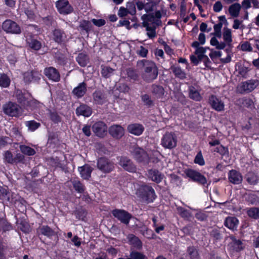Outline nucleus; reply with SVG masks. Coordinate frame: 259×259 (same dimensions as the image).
<instances>
[{
	"label": "nucleus",
	"mask_w": 259,
	"mask_h": 259,
	"mask_svg": "<svg viewBox=\"0 0 259 259\" xmlns=\"http://www.w3.org/2000/svg\"><path fill=\"white\" fill-rule=\"evenodd\" d=\"M87 92V84L84 82H81L72 91V94L77 98H81Z\"/></svg>",
	"instance_id": "5701e85b"
},
{
	"label": "nucleus",
	"mask_w": 259,
	"mask_h": 259,
	"mask_svg": "<svg viewBox=\"0 0 259 259\" xmlns=\"http://www.w3.org/2000/svg\"><path fill=\"white\" fill-rule=\"evenodd\" d=\"M210 235L217 240H220L222 238V235L220 231L217 229H213L210 232Z\"/></svg>",
	"instance_id": "13d9d810"
},
{
	"label": "nucleus",
	"mask_w": 259,
	"mask_h": 259,
	"mask_svg": "<svg viewBox=\"0 0 259 259\" xmlns=\"http://www.w3.org/2000/svg\"><path fill=\"white\" fill-rule=\"evenodd\" d=\"M56 6L59 12L62 14H68L73 11L67 0H58L56 3Z\"/></svg>",
	"instance_id": "9b49d317"
},
{
	"label": "nucleus",
	"mask_w": 259,
	"mask_h": 259,
	"mask_svg": "<svg viewBox=\"0 0 259 259\" xmlns=\"http://www.w3.org/2000/svg\"><path fill=\"white\" fill-rule=\"evenodd\" d=\"M26 125L31 131H34L40 126V123L34 121H29L26 122Z\"/></svg>",
	"instance_id": "8fccbe9b"
},
{
	"label": "nucleus",
	"mask_w": 259,
	"mask_h": 259,
	"mask_svg": "<svg viewBox=\"0 0 259 259\" xmlns=\"http://www.w3.org/2000/svg\"><path fill=\"white\" fill-rule=\"evenodd\" d=\"M185 174L192 181L199 184L204 185L207 183L206 178L198 171L192 169H189L185 171Z\"/></svg>",
	"instance_id": "423d86ee"
},
{
	"label": "nucleus",
	"mask_w": 259,
	"mask_h": 259,
	"mask_svg": "<svg viewBox=\"0 0 259 259\" xmlns=\"http://www.w3.org/2000/svg\"><path fill=\"white\" fill-rule=\"evenodd\" d=\"M49 116L51 120L55 123H57L60 120L59 116L56 112H50Z\"/></svg>",
	"instance_id": "bf43d9fd"
},
{
	"label": "nucleus",
	"mask_w": 259,
	"mask_h": 259,
	"mask_svg": "<svg viewBox=\"0 0 259 259\" xmlns=\"http://www.w3.org/2000/svg\"><path fill=\"white\" fill-rule=\"evenodd\" d=\"M223 38L224 40L228 44H230L232 42L231 31L230 29L226 28L224 29Z\"/></svg>",
	"instance_id": "de8ad7c7"
},
{
	"label": "nucleus",
	"mask_w": 259,
	"mask_h": 259,
	"mask_svg": "<svg viewBox=\"0 0 259 259\" xmlns=\"http://www.w3.org/2000/svg\"><path fill=\"white\" fill-rule=\"evenodd\" d=\"M78 170L82 178L84 179H88L91 177L92 168L88 165H84L83 166L79 167Z\"/></svg>",
	"instance_id": "bb28decb"
},
{
	"label": "nucleus",
	"mask_w": 259,
	"mask_h": 259,
	"mask_svg": "<svg viewBox=\"0 0 259 259\" xmlns=\"http://www.w3.org/2000/svg\"><path fill=\"white\" fill-rule=\"evenodd\" d=\"M127 130L130 133L133 135L140 136L143 133L144 127L141 124L135 123L129 124Z\"/></svg>",
	"instance_id": "a211bd4d"
},
{
	"label": "nucleus",
	"mask_w": 259,
	"mask_h": 259,
	"mask_svg": "<svg viewBox=\"0 0 259 259\" xmlns=\"http://www.w3.org/2000/svg\"><path fill=\"white\" fill-rule=\"evenodd\" d=\"M93 131L95 134L100 137H103L107 133V127L106 124L102 121L97 122L93 125Z\"/></svg>",
	"instance_id": "4468645a"
},
{
	"label": "nucleus",
	"mask_w": 259,
	"mask_h": 259,
	"mask_svg": "<svg viewBox=\"0 0 259 259\" xmlns=\"http://www.w3.org/2000/svg\"><path fill=\"white\" fill-rule=\"evenodd\" d=\"M0 228L4 231L12 229L11 225L5 220H0Z\"/></svg>",
	"instance_id": "6e6d98bb"
},
{
	"label": "nucleus",
	"mask_w": 259,
	"mask_h": 259,
	"mask_svg": "<svg viewBox=\"0 0 259 259\" xmlns=\"http://www.w3.org/2000/svg\"><path fill=\"white\" fill-rule=\"evenodd\" d=\"M161 13L160 11H156L155 14H144L142 16L143 26L146 28L147 35L150 38L155 36V28L160 23Z\"/></svg>",
	"instance_id": "f257e3e1"
},
{
	"label": "nucleus",
	"mask_w": 259,
	"mask_h": 259,
	"mask_svg": "<svg viewBox=\"0 0 259 259\" xmlns=\"http://www.w3.org/2000/svg\"><path fill=\"white\" fill-rule=\"evenodd\" d=\"M247 214L249 217L257 220L259 219V208L251 207L247 211Z\"/></svg>",
	"instance_id": "e433bc0d"
},
{
	"label": "nucleus",
	"mask_w": 259,
	"mask_h": 259,
	"mask_svg": "<svg viewBox=\"0 0 259 259\" xmlns=\"http://www.w3.org/2000/svg\"><path fill=\"white\" fill-rule=\"evenodd\" d=\"M10 84V79L9 77L5 74H0V87L3 88H7Z\"/></svg>",
	"instance_id": "ea45409f"
},
{
	"label": "nucleus",
	"mask_w": 259,
	"mask_h": 259,
	"mask_svg": "<svg viewBox=\"0 0 259 259\" xmlns=\"http://www.w3.org/2000/svg\"><path fill=\"white\" fill-rule=\"evenodd\" d=\"M98 168L104 172H109L114 168V164L108 159L102 157L98 159Z\"/></svg>",
	"instance_id": "9d476101"
},
{
	"label": "nucleus",
	"mask_w": 259,
	"mask_h": 259,
	"mask_svg": "<svg viewBox=\"0 0 259 259\" xmlns=\"http://www.w3.org/2000/svg\"><path fill=\"white\" fill-rule=\"evenodd\" d=\"M171 69L175 76L181 79L186 78V73L179 66H172Z\"/></svg>",
	"instance_id": "2f4dec72"
},
{
	"label": "nucleus",
	"mask_w": 259,
	"mask_h": 259,
	"mask_svg": "<svg viewBox=\"0 0 259 259\" xmlns=\"http://www.w3.org/2000/svg\"><path fill=\"white\" fill-rule=\"evenodd\" d=\"M53 35L56 41L59 42L62 41L63 33L61 30L59 29L55 30L53 32Z\"/></svg>",
	"instance_id": "5fc2aeb1"
},
{
	"label": "nucleus",
	"mask_w": 259,
	"mask_h": 259,
	"mask_svg": "<svg viewBox=\"0 0 259 259\" xmlns=\"http://www.w3.org/2000/svg\"><path fill=\"white\" fill-rule=\"evenodd\" d=\"M223 26L222 22H220L217 24H215L213 26L214 29V35L217 37H220L221 36V29Z\"/></svg>",
	"instance_id": "603ef678"
},
{
	"label": "nucleus",
	"mask_w": 259,
	"mask_h": 259,
	"mask_svg": "<svg viewBox=\"0 0 259 259\" xmlns=\"http://www.w3.org/2000/svg\"><path fill=\"white\" fill-rule=\"evenodd\" d=\"M92 22L93 23V24L95 25H96L98 27H100V26H103L106 23L105 20L102 19H93L92 20Z\"/></svg>",
	"instance_id": "680f3d73"
},
{
	"label": "nucleus",
	"mask_w": 259,
	"mask_h": 259,
	"mask_svg": "<svg viewBox=\"0 0 259 259\" xmlns=\"http://www.w3.org/2000/svg\"><path fill=\"white\" fill-rule=\"evenodd\" d=\"M5 114L11 116H18L21 113V108L17 104L9 102L3 106Z\"/></svg>",
	"instance_id": "39448f33"
},
{
	"label": "nucleus",
	"mask_w": 259,
	"mask_h": 259,
	"mask_svg": "<svg viewBox=\"0 0 259 259\" xmlns=\"http://www.w3.org/2000/svg\"><path fill=\"white\" fill-rule=\"evenodd\" d=\"M118 164L125 170L130 172H136L137 168L132 161L125 156H121L117 158Z\"/></svg>",
	"instance_id": "6e6552de"
},
{
	"label": "nucleus",
	"mask_w": 259,
	"mask_h": 259,
	"mask_svg": "<svg viewBox=\"0 0 259 259\" xmlns=\"http://www.w3.org/2000/svg\"><path fill=\"white\" fill-rule=\"evenodd\" d=\"M40 231L45 236H51L54 235V231L48 226H43L40 227Z\"/></svg>",
	"instance_id": "a18cd8bd"
},
{
	"label": "nucleus",
	"mask_w": 259,
	"mask_h": 259,
	"mask_svg": "<svg viewBox=\"0 0 259 259\" xmlns=\"http://www.w3.org/2000/svg\"><path fill=\"white\" fill-rule=\"evenodd\" d=\"M245 200L252 205L259 204V197L254 194H248L245 196Z\"/></svg>",
	"instance_id": "f704fd0d"
},
{
	"label": "nucleus",
	"mask_w": 259,
	"mask_h": 259,
	"mask_svg": "<svg viewBox=\"0 0 259 259\" xmlns=\"http://www.w3.org/2000/svg\"><path fill=\"white\" fill-rule=\"evenodd\" d=\"M130 152L134 158L138 162L144 164H147L150 161L157 162L159 161L158 157L160 154L157 151L153 152V157H149L147 153L141 148L134 145L130 149Z\"/></svg>",
	"instance_id": "f03ea898"
},
{
	"label": "nucleus",
	"mask_w": 259,
	"mask_h": 259,
	"mask_svg": "<svg viewBox=\"0 0 259 259\" xmlns=\"http://www.w3.org/2000/svg\"><path fill=\"white\" fill-rule=\"evenodd\" d=\"M245 179L249 185H255L259 182V177L254 172L249 171L245 176Z\"/></svg>",
	"instance_id": "a878e982"
},
{
	"label": "nucleus",
	"mask_w": 259,
	"mask_h": 259,
	"mask_svg": "<svg viewBox=\"0 0 259 259\" xmlns=\"http://www.w3.org/2000/svg\"><path fill=\"white\" fill-rule=\"evenodd\" d=\"M178 210L182 217L185 218H188L189 217L190 214L188 210L182 207L178 208Z\"/></svg>",
	"instance_id": "774afa93"
},
{
	"label": "nucleus",
	"mask_w": 259,
	"mask_h": 259,
	"mask_svg": "<svg viewBox=\"0 0 259 259\" xmlns=\"http://www.w3.org/2000/svg\"><path fill=\"white\" fill-rule=\"evenodd\" d=\"M170 183L174 186H180L182 183V180L177 175L175 174H170L169 176Z\"/></svg>",
	"instance_id": "a19ab883"
},
{
	"label": "nucleus",
	"mask_w": 259,
	"mask_h": 259,
	"mask_svg": "<svg viewBox=\"0 0 259 259\" xmlns=\"http://www.w3.org/2000/svg\"><path fill=\"white\" fill-rule=\"evenodd\" d=\"M101 74L105 78L110 77L114 73V70L108 66H101Z\"/></svg>",
	"instance_id": "72a5a7b5"
},
{
	"label": "nucleus",
	"mask_w": 259,
	"mask_h": 259,
	"mask_svg": "<svg viewBox=\"0 0 259 259\" xmlns=\"http://www.w3.org/2000/svg\"><path fill=\"white\" fill-rule=\"evenodd\" d=\"M72 183L74 188L77 192L79 193H82L84 191V186L79 181L77 180H73Z\"/></svg>",
	"instance_id": "49530a36"
},
{
	"label": "nucleus",
	"mask_w": 259,
	"mask_h": 259,
	"mask_svg": "<svg viewBox=\"0 0 259 259\" xmlns=\"http://www.w3.org/2000/svg\"><path fill=\"white\" fill-rule=\"evenodd\" d=\"M20 148L23 153L29 156L33 155L35 153L33 149L25 145L20 146Z\"/></svg>",
	"instance_id": "79ce46f5"
},
{
	"label": "nucleus",
	"mask_w": 259,
	"mask_h": 259,
	"mask_svg": "<svg viewBox=\"0 0 259 259\" xmlns=\"http://www.w3.org/2000/svg\"><path fill=\"white\" fill-rule=\"evenodd\" d=\"M41 74L38 71H28L24 74V79L26 82L37 81L40 79Z\"/></svg>",
	"instance_id": "412c9836"
},
{
	"label": "nucleus",
	"mask_w": 259,
	"mask_h": 259,
	"mask_svg": "<svg viewBox=\"0 0 259 259\" xmlns=\"http://www.w3.org/2000/svg\"><path fill=\"white\" fill-rule=\"evenodd\" d=\"M139 64L143 66L144 72L142 76L144 79L150 81L157 77L158 70L156 66L153 62L143 60L139 62Z\"/></svg>",
	"instance_id": "7ed1b4c3"
},
{
	"label": "nucleus",
	"mask_w": 259,
	"mask_h": 259,
	"mask_svg": "<svg viewBox=\"0 0 259 259\" xmlns=\"http://www.w3.org/2000/svg\"><path fill=\"white\" fill-rule=\"evenodd\" d=\"M117 89L121 92L127 93L129 91V87L124 83L120 84L117 87Z\"/></svg>",
	"instance_id": "0e129e2a"
},
{
	"label": "nucleus",
	"mask_w": 259,
	"mask_h": 259,
	"mask_svg": "<svg viewBox=\"0 0 259 259\" xmlns=\"http://www.w3.org/2000/svg\"><path fill=\"white\" fill-rule=\"evenodd\" d=\"M215 151L220 153L222 155H225L228 153L227 148H225L222 145H221L219 147H217Z\"/></svg>",
	"instance_id": "e2e57ef3"
},
{
	"label": "nucleus",
	"mask_w": 259,
	"mask_h": 259,
	"mask_svg": "<svg viewBox=\"0 0 259 259\" xmlns=\"http://www.w3.org/2000/svg\"><path fill=\"white\" fill-rule=\"evenodd\" d=\"M126 9L128 14L134 15L136 13V7L133 3L129 2L126 4Z\"/></svg>",
	"instance_id": "4d7b16f0"
},
{
	"label": "nucleus",
	"mask_w": 259,
	"mask_h": 259,
	"mask_svg": "<svg viewBox=\"0 0 259 259\" xmlns=\"http://www.w3.org/2000/svg\"><path fill=\"white\" fill-rule=\"evenodd\" d=\"M95 102L98 104H102L105 101V98L101 91H96L93 94Z\"/></svg>",
	"instance_id": "58836bf2"
},
{
	"label": "nucleus",
	"mask_w": 259,
	"mask_h": 259,
	"mask_svg": "<svg viewBox=\"0 0 259 259\" xmlns=\"http://www.w3.org/2000/svg\"><path fill=\"white\" fill-rule=\"evenodd\" d=\"M187 251L190 259H199L198 250L195 246L188 247Z\"/></svg>",
	"instance_id": "473e14b6"
},
{
	"label": "nucleus",
	"mask_w": 259,
	"mask_h": 259,
	"mask_svg": "<svg viewBox=\"0 0 259 259\" xmlns=\"http://www.w3.org/2000/svg\"><path fill=\"white\" fill-rule=\"evenodd\" d=\"M196 218L200 221H204L207 219V215L204 212H198L195 214Z\"/></svg>",
	"instance_id": "052dcab7"
},
{
	"label": "nucleus",
	"mask_w": 259,
	"mask_h": 259,
	"mask_svg": "<svg viewBox=\"0 0 259 259\" xmlns=\"http://www.w3.org/2000/svg\"><path fill=\"white\" fill-rule=\"evenodd\" d=\"M228 180L230 183L234 185H238L242 181V176L239 171L232 169L228 173Z\"/></svg>",
	"instance_id": "dca6fc26"
},
{
	"label": "nucleus",
	"mask_w": 259,
	"mask_h": 259,
	"mask_svg": "<svg viewBox=\"0 0 259 259\" xmlns=\"http://www.w3.org/2000/svg\"><path fill=\"white\" fill-rule=\"evenodd\" d=\"M127 238L130 243L134 247L140 248L142 247V242L139 239L133 234L128 236Z\"/></svg>",
	"instance_id": "7c9ffc66"
},
{
	"label": "nucleus",
	"mask_w": 259,
	"mask_h": 259,
	"mask_svg": "<svg viewBox=\"0 0 259 259\" xmlns=\"http://www.w3.org/2000/svg\"><path fill=\"white\" fill-rule=\"evenodd\" d=\"M189 96L190 99L196 101H200L202 99L199 91L193 86L189 88Z\"/></svg>",
	"instance_id": "cd10ccee"
},
{
	"label": "nucleus",
	"mask_w": 259,
	"mask_h": 259,
	"mask_svg": "<svg viewBox=\"0 0 259 259\" xmlns=\"http://www.w3.org/2000/svg\"><path fill=\"white\" fill-rule=\"evenodd\" d=\"M251 0H243L242 2L241 6L244 10H246L251 7Z\"/></svg>",
	"instance_id": "338daca9"
},
{
	"label": "nucleus",
	"mask_w": 259,
	"mask_h": 259,
	"mask_svg": "<svg viewBox=\"0 0 259 259\" xmlns=\"http://www.w3.org/2000/svg\"><path fill=\"white\" fill-rule=\"evenodd\" d=\"M258 85V81L257 80H249L242 83L240 88L241 91L249 93L255 89Z\"/></svg>",
	"instance_id": "f3484780"
},
{
	"label": "nucleus",
	"mask_w": 259,
	"mask_h": 259,
	"mask_svg": "<svg viewBox=\"0 0 259 259\" xmlns=\"http://www.w3.org/2000/svg\"><path fill=\"white\" fill-rule=\"evenodd\" d=\"M110 135L115 139H120L124 134V130L121 125L114 124L109 128Z\"/></svg>",
	"instance_id": "2eb2a0df"
},
{
	"label": "nucleus",
	"mask_w": 259,
	"mask_h": 259,
	"mask_svg": "<svg viewBox=\"0 0 259 259\" xmlns=\"http://www.w3.org/2000/svg\"><path fill=\"white\" fill-rule=\"evenodd\" d=\"M241 9V6L240 4L234 3L229 7L228 11L232 17H237L239 16Z\"/></svg>",
	"instance_id": "c85d7f7f"
},
{
	"label": "nucleus",
	"mask_w": 259,
	"mask_h": 259,
	"mask_svg": "<svg viewBox=\"0 0 259 259\" xmlns=\"http://www.w3.org/2000/svg\"><path fill=\"white\" fill-rule=\"evenodd\" d=\"M148 175L149 178L156 183H159L161 181V174L156 169L150 170Z\"/></svg>",
	"instance_id": "c756f323"
},
{
	"label": "nucleus",
	"mask_w": 259,
	"mask_h": 259,
	"mask_svg": "<svg viewBox=\"0 0 259 259\" xmlns=\"http://www.w3.org/2000/svg\"><path fill=\"white\" fill-rule=\"evenodd\" d=\"M239 221L235 217H228L224 222V225L228 229L232 230H237Z\"/></svg>",
	"instance_id": "4be33fe9"
},
{
	"label": "nucleus",
	"mask_w": 259,
	"mask_h": 259,
	"mask_svg": "<svg viewBox=\"0 0 259 259\" xmlns=\"http://www.w3.org/2000/svg\"><path fill=\"white\" fill-rule=\"evenodd\" d=\"M26 41H27L29 47L35 50H38L39 49H40L41 45V43L39 41L36 39H30V38H28L27 36H26Z\"/></svg>",
	"instance_id": "4c0bfd02"
},
{
	"label": "nucleus",
	"mask_w": 259,
	"mask_h": 259,
	"mask_svg": "<svg viewBox=\"0 0 259 259\" xmlns=\"http://www.w3.org/2000/svg\"><path fill=\"white\" fill-rule=\"evenodd\" d=\"M4 160L8 163H13L17 161V158L18 161H20L23 159V156L20 154L17 155L16 157H13V154L9 151H7L4 154Z\"/></svg>",
	"instance_id": "b1692460"
},
{
	"label": "nucleus",
	"mask_w": 259,
	"mask_h": 259,
	"mask_svg": "<svg viewBox=\"0 0 259 259\" xmlns=\"http://www.w3.org/2000/svg\"><path fill=\"white\" fill-rule=\"evenodd\" d=\"M223 8V5L220 1L215 2L213 6V10L215 12H220Z\"/></svg>",
	"instance_id": "69168bd1"
},
{
	"label": "nucleus",
	"mask_w": 259,
	"mask_h": 259,
	"mask_svg": "<svg viewBox=\"0 0 259 259\" xmlns=\"http://www.w3.org/2000/svg\"><path fill=\"white\" fill-rule=\"evenodd\" d=\"M11 135L14 137L18 141L22 139L21 132L18 127L13 126L11 131Z\"/></svg>",
	"instance_id": "c03bdc74"
},
{
	"label": "nucleus",
	"mask_w": 259,
	"mask_h": 259,
	"mask_svg": "<svg viewBox=\"0 0 259 259\" xmlns=\"http://www.w3.org/2000/svg\"><path fill=\"white\" fill-rule=\"evenodd\" d=\"M76 113L77 115H82L85 117H89L91 115L92 110L90 107L85 105H81L77 108Z\"/></svg>",
	"instance_id": "393cba45"
},
{
	"label": "nucleus",
	"mask_w": 259,
	"mask_h": 259,
	"mask_svg": "<svg viewBox=\"0 0 259 259\" xmlns=\"http://www.w3.org/2000/svg\"><path fill=\"white\" fill-rule=\"evenodd\" d=\"M230 238L231 242L228 244V246L231 250L238 252L243 249V243L240 240L237 239L233 235L230 236Z\"/></svg>",
	"instance_id": "aec40b11"
},
{
	"label": "nucleus",
	"mask_w": 259,
	"mask_h": 259,
	"mask_svg": "<svg viewBox=\"0 0 259 259\" xmlns=\"http://www.w3.org/2000/svg\"><path fill=\"white\" fill-rule=\"evenodd\" d=\"M194 162L201 166L204 165L205 161L202 156L201 151H200L197 154L194 159Z\"/></svg>",
	"instance_id": "09e8293b"
},
{
	"label": "nucleus",
	"mask_w": 259,
	"mask_h": 259,
	"mask_svg": "<svg viewBox=\"0 0 259 259\" xmlns=\"http://www.w3.org/2000/svg\"><path fill=\"white\" fill-rule=\"evenodd\" d=\"M2 28L8 33L19 34L21 32V29L19 25L11 20H7L3 22Z\"/></svg>",
	"instance_id": "1a4fd4ad"
},
{
	"label": "nucleus",
	"mask_w": 259,
	"mask_h": 259,
	"mask_svg": "<svg viewBox=\"0 0 259 259\" xmlns=\"http://www.w3.org/2000/svg\"><path fill=\"white\" fill-rule=\"evenodd\" d=\"M137 195L143 201L151 202L155 199V192L153 189L149 186H143L138 191Z\"/></svg>",
	"instance_id": "20e7f679"
},
{
	"label": "nucleus",
	"mask_w": 259,
	"mask_h": 259,
	"mask_svg": "<svg viewBox=\"0 0 259 259\" xmlns=\"http://www.w3.org/2000/svg\"><path fill=\"white\" fill-rule=\"evenodd\" d=\"M112 214L122 223L128 224L131 218V215L123 210L115 209L112 211Z\"/></svg>",
	"instance_id": "f8f14e48"
},
{
	"label": "nucleus",
	"mask_w": 259,
	"mask_h": 259,
	"mask_svg": "<svg viewBox=\"0 0 259 259\" xmlns=\"http://www.w3.org/2000/svg\"><path fill=\"white\" fill-rule=\"evenodd\" d=\"M145 6L144 10L147 13L153 11L156 9V4L153 2L146 3H145Z\"/></svg>",
	"instance_id": "3c124183"
},
{
	"label": "nucleus",
	"mask_w": 259,
	"mask_h": 259,
	"mask_svg": "<svg viewBox=\"0 0 259 259\" xmlns=\"http://www.w3.org/2000/svg\"><path fill=\"white\" fill-rule=\"evenodd\" d=\"M44 73L46 76L53 81H58L60 80V74L55 68L50 67L46 68Z\"/></svg>",
	"instance_id": "6ab92c4d"
},
{
	"label": "nucleus",
	"mask_w": 259,
	"mask_h": 259,
	"mask_svg": "<svg viewBox=\"0 0 259 259\" xmlns=\"http://www.w3.org/2000/svg\"><path fill=\"white\" fill-rule=\"evenodd\" d=\"M145 256L139 252L133 251L130 255L127 256L126 259H145Z\"/></svg>",
	"instance_id": "37998d69"
},
{
	"label": "nucleus",
	"mask_w": 259,
	"mask_h": 259,
	"mask_svg": "<svg viewBox=\"0 0 259 259\" xmlns=\"http://www.w3.org/2000/svg\"><path fill=\"white\" fill-rule=\"evenodd\" d=\"M208 103L211 108L218 112L223 111L225 109L224 102L215 95H211L209 97Z\"/></svg>",
	"instance_id": "0eeeda50"
},
{
	"label": "nucleus",
	"mask_w": 259,
	"mask_h": 259,
	"mask_svg": "<svg viewBox=\"0 0 259 259\" xmlns=\"http://www.w3.org/2000/svg\"><path fill=\"white\" fill-rule=\"evenodd\" d=\"M177 139L174 134L172 133L165 134L163 138V146L166 148L171 149L176 147Z\"/></svg>",
	"instance_id": "ddd939ff"
},
{
	"label": "nucleus",
	"mask_w": 259,
	"mask_h": 259,
	"mask_svg": "<svg viewBox=\"0 0 259 259\" xmlns=\"http://www.w3.org/2000/svg\"><path fill=\"white\" fill-rule=\"evenodd\" d=\"M78 63L82 67L85 66L88 62V58L84 53H80L76 58Z\"/></svg>",
	"instance_id": "c9c22d12"
},
{
	"label": "nucleus",
	"mask_w": 259,
	"mask_h": 259,
	"mask_svg": "<svg viewBox=\"0 0 259 259\" xmlns=\"http://www.w3.org/2000/svg\"><path fill=\"white\" fill-rule=\"evenodd\" d=\"M79 26L88 32L91 29L92 25L90 21L83 20L80 22Z\"/></svg>",
	"instance_id": "864d4df0"
}]
</instances>
